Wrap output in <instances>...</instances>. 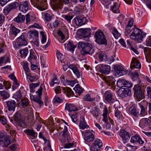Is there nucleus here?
<instances>
[{
  "instance_id": "1",
  "label": "nucleus",
  "mask_w": 151,
  "mask_h": 151,
  "mask_svg": "<svg viewBox=\"0 0 151 151\" xmlns=\"http://www.w3.org/2000/svg\"><path fill=\"white\" fill-rule=\"evenodd\" d=\"M131 32L130 28L127 27H126L125 34L127 36L139 42H140L143 40L144 37H145L146 35L141 29L136 27L134 29L132 32L131 34Z\"/></svg>"
},
{
  "instance_id": "2",
  "label": "nucleus",
  "mask_w": 151,
  "mask_h": 151,
  "mask_svg": "<svg viewBox=\"0 0 151 151\" xmlns=\"http://www.w3.org/2000/svg\"><path fill=\"white\" fill-rule=\"evenodd\" d=\"M78 47L81 51L82 54L85 55L89 53L92 48V46L88 42H79L78 43Z\"/></svg>"
},
{
  "instance_id": "3",
  "label": "nucleus",
  "mask_w": 151,
  "mask_h": 151,
  "mask_svg": "<svg viewBox=\"0 0 151 151\" xmlns=\"http://www.w3.org/2000/svg\"><path fill=\"white\" fill-rule=\"evenodd\" d=\"M96 42L100 45H106L107 41L103 33L101 31H97L95 34Z\"/></svg>"
},
{
  "instance_id": "4",
  "label": "nucleus",
  "mask_w": 151,
  "mask_h": 151,
  "mask_svg": "<svg viewBox=\"0 0 151 151\" xmlns=\"http://www.w3.org/2000/svg\"><path fill=\"white\" fill-rule=\"evenodd\" d=\"M91 29L88 28H81L79 29L78 35L80 38H84L86 41H88L91 35Z\"/></svg>"
},
{
  "instance_id": "5",
  "label": "nucleus",
  "mask_w": 151,
  "mask_h": 151,
  "mask_svg": "<svg viewBox=\"0 0 151 151\" xmlns=\"http://www.w3.org/2000/svg\"><path fill=\"white\" fill-rule=\"evenodd\" d=\"M11 143L8 137H4V133L0 131V145L3 147H6Z\"/></svg>"
},
{
  "instance_id": "6",
  "label": "nucleus",
  "mask_w": 151,
  "mask_h": 151,
  "mask_svg": "<svg viewBox=\"0 0 151 151\" xmlns=\"http://www.w3.org/2000/svg\"><path fill=\"white\" fill-rule=\"evenodd\" d=\"M27 42L23 35H22L17 38L15 43V47L18 48L23 46H25Z\"/></svg>"
},
{
  "instance_id": "7",
  "label": "nucleus",
  "mask_w": 151,
  "mask_h": 151,
  "mask_svg": "<svg viewBox=\"0 0 151 151\" xmlns=\"http://www.w3.org/2000/svg\"><path fill=\"white\" fill-rule=\"evenodd\" d=\"M133 90L134 94L139 99H142L144 97V91L141 89L140 86L139 85H135L134 88Z\"/></svg>"
},
{
  "instance_id": "8",
  "label": "nucleus",
  "mask_w": 151,
  "mask_h": 151,
  "mask_svg": "<svg viewBox=\"0 0 151 151\" xmlns=\"http://www.w3.org/2000/svg\"><path fill=\"white\" fill-rule=\"evenodd\" d=\"M18 6V3L16 2L11 3L6 6L3 10V12L5 15H7L13 9H16Z\"/></svg>"
},
{
  "instance_id": "9",
  "label": "nucleus",
  "mask_w": 151,
  "mask_h": 151,
  "mask_svg": "<svg viewBox=\"0 0 151 151\" xmlns=\"http://www.w3.org/2000/svg\"><path fill=\"white\" fill-rule=\"evenodd\" d=\"M96 68L99 69L101 72L105 74H109L110 71V66L108 65L99 64L96 66Z\"/></svg>"
},
{
  "instance_id": "10",
  "label": "nucleus",
  "mask_w": 151,
  "mask_h": 151,
  "mask_svg": "<svg viewBox=\"0 0 151 151\" xmlns=\"http://www.w3.org/2000/svg\"><path fill=\"white\" fill-rule=\"evenodd\" d=\"M125 75L129 76H143L144 75L140 72V71H135L133 73L131 71L128 70L127 71L125 69L123 68L119 75V76H123Z\"/></svg>"
},
{
  "instance_id": "11",
  "label": "nucleus",
  "mask_w": 151,
  "mask_h": 151,
  "mask_svg": "<svg viewBox=\"0 0 151 151\" xmlns=\"http://www.w3.org/2000/svg\"><path fill=\"white\" fill-rule=\"evenodd\" d=\"M113 94L109 91H106L104 95V100L109 103H112L114 101V99L113 98Z\"/></svg>"
},
{
  "instance_id": "12",
  "label": "nucleus",
  "mask_w": 151,
  "mask_h": 151,
  "mask_svg": "<svg viewBox=\"0 0 151 151\" xmlns=\"http://www.w3.org/2000/svg\"><path fill=\"white\" fill-rule=\"evenodd\" d=\"M84 138L85 141L87 142H92L94 139L93 133L89 130L86 131L85 132Z\"/></svg>"
},
{
  "instance_id": "13",
  "label": "nucleus",
  "mask_w": 151,
  "mask_h": 151,
  "mask_svg": "<svg viewBox=\"0 0 151 151\" xmlns=\"http://www.w3.org/2000/svg\"><path fill=\"white\" fill-rule=\"evenodd\" d=\"M109 85H113L115 83V80L112 76H100Z\"/></svg>"
},
{
  "instance_id": "14",
  "label": "nucleus",
  "mask_w": 151,
  "mask_h": 151,
  "mask_svg": "<svg viewBox=\"0 0 151 151\" xmlns=\"http://www.w3.org/2000/svg\"><path fill=\"white\" fill-rule=\"evenodd\" d=\"M120 135L124 143L127 142L130 138V135L129 133L123 129L121 131Z\"/></svg>"
},
{
  "instance_id": "15",
  "label": "nucleus",
  "mask_w": 151,
  "mask_h": 151,
  "mask_svg": "<svg viewBox=\"0 0 151 151\" xmlns=\"http://www.w3.org/2000/svg\"><path fill=\"white\" fill-rule=\"evenodd\" d=\"M28 9V3L27 1H25L21 2L19 5V9L20 11L22 12H26Z\"/></svg>"
},
{
  "instance_id": "16",
  "label": "nucleus",
  "mask_w": 151,
  "mask_h": 151,
  "mask_svg": "<svg viewBox=\"0 0 151 151\" xmlns=\"http://www.w3.org/2000/svg\"><path fill=\"white\" fill-rule=\"evenodd\" d=\"M130 141L132 143H136L138 142L140 145L143 144L145 143L144 141L138 135H136L131 137Z\"/></svg>"
},
{
  "instance_id": "17",
  "label": "nucleus",
  "mask_w": 151,
  "mask_h": 151,
  "mask_svg": "<svg viewBox=\"0 0 151 151\" xmlns=\"http://www.w3.org/2000/svg\"><path fill=\"white\" fill-rule=\"evenodd\" d=\"M6 104L9 111H14L16 105L15 101L14 100L8 101L6 102Z\"/></svg>"
},
{
  "instance_id": "18",
  "label": "nucleus",
  "mask_w": 151,
  "mask_h": 151,
  "mask_svg": "<svg viewBox=\"0 0 151 151\" xmlns=\"http://www.w3.org/2000/svg\"><path fill=\"white\" fill-rule=\"evenodd\" d=\"M74 19L76 25L79 26L84 24L86 21L85 17H76Z\"/></svg>"
},
{
  "instance_id": "19",
  "label": "nucleus",
  "mask_w": 151,
  "mask_h": 151,
  "mask_svg": "<svg viewBox=\"0 0 151 151\" xmlns=\"http://www.w3.org/2000/svg\"><path fill=\"white\" fill-rule=\"evenodd\" d=\"M65 109L70 112L78 110V109L74 104L68 103L65 104Z\"/></svg>"
},
{
  "instance_id": "20",
  "label": "nucleus",
  "mask_w": 151,
  "mask_h": 151,
  "mask_svg": "<svg viewBox=\"0 0 151 151\" xmlns=\"http://www.w3.org/2000/svg\"><path fill=\"white\" fill-rule=\"evenodd\" d=\"M79 126L80 129H82L88 128V126L86 123L84 117L83 116H81Z\"/></svg>"
},
{
  "instance_id": "21",
  "label": "nucleus",
  "mask_w": 151,
  "mask_h": 151,
  "mask_svg": "<svg viewBox=\"0 0 151 151\" xmlns=\"http://www.w3.org/2000/svg\"><path fill=\"white\" fill-rule=\"evenodd\" d=\"M41 97L40 98L36 95H32L30 96V99L32 101L37 103L40 106L43 105V103L41 100Z\"/></svg>"
},
{
  "instance_id": "22",
  "label": "nucleus",
  "mask_w": 151,
  "mask_h": 151,
  "mask_svg": "<svg viewBox=\"0 0 151 151\" xmlns=\"http://www.w3.org/2000/svg\"><path fill=\"white\" fill-rule=\"evenodd\" d=\"M130 113L136 117L139 116V109H137L134 106H132L129 109Z\"/></svg>"
},
{
  "instance_id": "23",
  "label": "nucleus",
  "mask_w": 151,
  "mask_h": 151,
  "mask_svg": "<svg viewBox=\"0 0 151 151\" xmlns=\"http://www.w3.org/2000/svg\"><path fill=\"white\" fill-rule=\"evenodd\" d=\"M68 128L66 126L64 125H60L57 127V130L62 131L63 133L62 136L65 137L67 134Z\"/></svg>"
},
{
  "instance_id": "24",
  "label": "nucleus",
  "mask_w": 151,
  "mask_h": 151,
  "mask_svg": "<svg viewBox=\"0 0 151 151\" xmlns=\"http://www.w3.org/2000/svg\"><path fill=\"white\" fill-rule=\"evenodd\" d=\"M25 18V16L22 15L20 13L18 16L14 19V20L17 23H21L24 22Z\"/></svg>"
},
{
  "instance_id": "25",
  "label": "nucleus",
  "mask_w": 151,
  "mask_h": 151,
  "mask_svg": "<svg viewBox=\"0 0 151 151\" xmlns=\"http://www.w3.org/2000/svg\"><path fill=\"white\" fill-rule=\"evenodd\" d=\"M38 33L37 31L34 30L30 31L27 33V36L29 38L35 37V39L38 38Z\"/></svg>"
},
{
  "instance_id": "26",
  "label": "nucleus",
  "mask_w": 151,
  "mask_h": 151,
  "mask_svg": "<svg viewBox=\"0 0 151 151\" xmlns=\"http://www.w3.org/2000/svg\"><path fill=\"white\" fill-rule=\"evenodd\" d=\"M29 101L27 98H24L22 99L19 104L21 108H25L29 105Z\"/></svg>"
},
{
  "instance_id": "27",
  "label": "nucleus",
  "mask_w": 151,
  "mask_h": 151,
  "mask_svg": "<svg viewBox=\"0 0 151 151\" xmlns=\"http://www.w3.org/2000/svg\"><path fill=\"white\" fill-rule=\"evenodd\" d=\"M131 93V91L128 88L124 89L120 94V96L121 98H124L125 97L129 96Z\"/></svg>"
},
{
  "instance_id": "28",
  "label": "nucleus",
  "mask_w": 151,
  "mask_h": 151,
  "mask_svg": "<svg viewBox=\"0 0 151 151\" xmlns=\"http://www.w3.org/2000/svg\"><path fill=\"white\" fill-rule=\"evenodd\" d=\"M64 45L65 48L66 47V46L67 49L72 52H73L74 51V49L76 47V46L73 45L70 42H69L67 44H64Z\"/></svg>"
},
{
  "instance_id": "29",
  "label": "nucleus",
  "mask_w": 151,
  "mask_h": 151,
  "mask_svg": "<svg viewBox=\"0 0 151 151\" xmlns=\"http://www.w3.org/2000/svg\"><path fill=\"white\" fill-rule=\"evenodd\" d=\"M103 121L105 122L106 124V129H109L111 127V124L112 125L114 124L113 121L110 117H109L108 119H107L105 121Z\"/></svg>"
},
{
  "instance_id": "30",
  "label": "nucleus",
  "mask_w": 151,
  "mask_h": 151,
  "mask_svg": "<svg viewBox=\"0 0 151 151\" xmlns=\"http://www.w3.org/2000/svg\"><path fill=\"white\" fill-rule=\"evenodd\" d=\"M114 73L115 75H119L123 68L119 65H114Z\"/></svg>"
},
{
  "instance_id": "31",
  "label": "nucleus",
  "mask_w": 151,
  "mask_h": 151,
  "mask_svg": "<svg viewBox=\"0 0 151 151\" xmlns=\"http://www.w3.org/2000/svg\"><path fill=\"white\" fill-rule=\"evenodd\" d=\"M133 64V65L134 68H139L141 67V65L140 63L135 58L133 59L132 60L131 65H132Z\"/></svg>"
},
{
  "instance_id": "32",
  "label": "nucleus",
  "mask_w": 151,
  "mask_h": 151,
  "mask_svg": "<svg viewBox=\"0 0 151 151\" xmlns=\"http://www.w3.org/2000/svg\"><path fill=\"white\" fill-rule=\"evenodd\" d=\"M63 91L67 96L70 97L73 93V91L72 89L69 87H65L63 88Z\"/></svg>"
},
{
  "instance_id": "33",
  "label": "nucleus",
  "mask_w": 151,
  "mask_h": 151,
  "mask_svg": "<svg viewBox=\"0 0 151 151\" xmlns=\"http://www.w3.org/2000/svg\"><path fill=\"white\" fill-rule=\"evenodd\" d=\"M40 4L39 5H38L37 7H36V8L42 11L46 9L47 7L46 1Z\"/></svg>"
},
{
  "instance_id": "34",
  "label": "nucleus",
  "mask_w": 151,
  "mask_h": 151,
  "mask_svg": "<svg viewBox=\"0 0 151 151\" xmlns=\"http://www.w3.org/2000/svg\"><path fill=\"white\" fill-rule=\"evenodd\" d=\"M35 53H34L32 50L30 51V55L28 58V60L30 62L31 64L33 63L35 60Z\"/></svg>"
},
{
  "instance_id": "35",
  "label": "nucleus",
  "mask_w": 151,
  "mask_h": 151,
  "mask_svg": "<svg viewBox=\"0 0 151 151\" xmlns=\"http://www.w3.org/2000/svg\"><path fill=\"white\" fill-rule=\"evenodd\" d=\"M98 56L100 61H105L107 55L104 52H102L98 53Z\"/></svg>"
},
{
  "instance_id": "36",
  "label": "nucleus",
  "mask_w": 151,
  "mask_h": 151,
  "mask_svg": "<svg viewBox=\"0 0 151 151\" xmlns=\"http://www.w3.org/2000/svg\"><path fill=\"white\" fill-rule=\"evenodd\" d=\"M144 52L147 55L148 58L151 62V48L146 47L144 49Z\"/></svg>"
},
{
  "instance_id": "37",
  "label": "nucleus",
  "mask_w": 151,
  "mask_h": 151,
  "mask_svg": "<svg viewBox=\"0 0 151 151\" xmlns=\"http://www.w3.org/2000/svg\"><path fill=\"white\" fill-rule=\"evenodd\" d=\"M139 106L140 109V112L139 113V116H144L147 115V112L144 107L141 104L139 105Z\"/></svg>"
},
{
  "instance_id": "38",
  "label": "nucleus",
  "mask_w": 151,
  "mask_h": 151,
  "mask_svg": "<svg viewBox=\"0 0 151 151\" xmlns=\"http://www.w3.org/2000/svg\"><path fill=\"white\" fill-rule=\"evenodd\" d=\"M22 96L21 91L19 90L14 95L13 97L19 101L21 99Z\"/></svg>"
},
{
  "instance_id": "39",
  "label": "nucleus",
  "mask_w": 151,
  "mask_h": 151,
  "mask_svg": "<svg viewBox=\"0 0 151 151\" xmlns=\"http://www.w3.org/2000/svg\"><path fill=\"white\" fill-rule=\"evenodd\" d=\"M29 51L27 49L24 48L23 49L20 50L19 53L22 57L25 58L28 54Z\"/></svg>"
},
{
  "instance_id": "40",
  "label": "nucleus",
  "mask_w": 151,
  "mask_h": 151,
  "mask_svg": "<svg viewBox=\"0 0 151 151\" xmlns=\"http://www.w3.org/2000/svg\"><path fill=\"white\" fill-rule=\"evenodd\" d=\"M117 3H114V4L111 6V9L114 13H118L119 12V10L117 6Z\"/></svg>"
},
{
  "instance_id": "41",
  "label": "nucleus",
  "mask_w": 151,
  "mask_h": 151,
  "mask_svg": "<svg viewBox=\"0 0 151 151\" xmlns=\"http://www.w3.org/2000/svg\"><path fill=\"white\" fill-rule=\"evenodd\" d=\"M75 91L79 94L82 93L84 90V89L80 86L79 84H77L75 87L73 88Z\"/></svg>"
},
{
  "instance_id": "42",
  "label": "nucleus",
  "mask_w": 151,
  "mask_h": 151,
  "mask_svg": "<svg viewBox=\"0 0 151 151\" xmlns=\"http://www.w3.org/2000/svg\"><path fill=\"white\" fill-rule=\"evenodd\" d=\"M20 32V30L16 28L14 26H13L12 27V31L11 32V34L12 35H14L15 36L17 35L18 33H19Z\"/></svg>"
},
{
  "instance_id": "43",
  "label": "nucleus",
  "mask_w": 151,
  "mask_h": 151,
  "mask_svg": "<svg viewBox=\"0 0 151 151\" xmlns=\"http://www.w3.org/2000/svg\"><path fill=\"white\" fill-rule=\"evenodd\" d=\"M126 80L123 79H119L117 82V85L119 87H124Z\"/></svg>"
},
{
  "instance_id": "44",
  "label": "nucleus",
  "mask_w": 151,
  "mask_h": 151,
  "mask_svg": "<svg viewBox=\"0 0 151 151\" xmlns=\"http://www.w3.org/2000/svg\"><path fill=\"white\" fill-rule=\"evenodd\" d=\"M93 144L100 149L103 146V143L101 140L99 139H95Z\"/></svg>"
},
{
  "instance_id": "45",
  "label": "nucleus",
  "mask_w": 151,
  "mask_h": 151,
  "mask_svg": "<svg viewBox=\"0 0 151 151\" xmlns=\"http://www.w3.org/2000/svg\"><path fill=\"white\" fill-rule=\"evenodd\" d=\"M33 5L35 7H37L38 5L40 3L44 2L46 0H31Z\"/></svg>"
},
{
  "instance_id": "46",
  "label": "nucleus",
  "mask_w": 151,
  "mask_h": 151,
  "mask_svg": "<svg viewBox=\"0 0 151 151\" xmlns=\"http://www.w3.org/2000/svg\"><path fill=\"white\" fill-rule=\"evenodd\" d=\"M40 83H32L30 85V92H34L35 91L34 90V89L39 86Z\"/></svg>"
},
{
  "instance_id": "47",
  "label": "nucleus",
  "mask_w": 151,
  "mask_h": 151,
  "mask_svg": "<svg viewBox=\"0 0 151 151\" xmlns=\"http://www.w3.org/2000/svg\"><path fill=\"white\" fill-rule=\"evenodd\" d=\"M0 95L4 99H6L9 96L8 93L5 91H0Z\"/></svg>"
},
{
  "instance_id": "48",
  "label": "nucleus",
  "mask_w": 151,
  "mask_h": 151,
  "mask_svg": "<svg viewBox=\"0 0 151 151\" xmlns=\"http://www.w3.org/2000/svg\"><path fill=\"white\" fill-rule=\"evenodd\" d=\"M59 83V81L57 79L56 76H55L54 78H52L51 81L50 83V86L53 87L55 84H57Z\"/></svg>"
},
{
  "instance_id": "49",
  "label": "nucleus",
  "mask_w": 151,
  "mask_h": 151,
  "mask_svg": "<svg viewBox=\"0 0 151 151\" xmlns=\"http://www.w3.org/2000/svg\"><path fill=\"white\" fill-rule=\"evenodd\" d=\"M59 83V81L57 79L56 76H55L54 78H52L51 81L50 83V86L53 87L55 84H57Z\"/></svg>"
},
{
  "instance_id": "50",
  "label": "nucleus",
  "mask_w": 151,
  "mask_h": 151,
  "mask_svg": "<svg viewBox=\"0 0 151 151\" xmlns=\"http://www.w3.org/2000/svg\"><path fill=\"white\" fill-rule=\"evenodd\" d=\"M59 83V81L57 79L56 76H55L54 78H52L51 81L50 83V86L53 87L55 84H57Z\"/></svg>"
},
{
  "instance_id": "51",
  "label": "nucleus",
  "mask_w": 151,
  "mask_h": 151,
  "mask_svg": "<svg viewBox=\"0 0 151 151\" xmlns=\"http://www.w3.org/2000/svg\"><path fill=\"white\" fill-rule=\"evenodd\" d=\"M95 98L91 97L89 94H87L84 97V100L89 101H92L95 100Z\"/></svg>"
},
{
  "instance_id": "52",
  "label": "nucleus",
  "mask_w": 151,
  "mask_h": 151,
  "mask_svg": "<svg viewBox=\"0 0 151 151\" xmlns=\"http://www.w3.org/2000/svg\"><path fill=\"white\" fill-rule=\"evenodd\" d=\"M64 3L63 1L61 0H60L58 2H57L56 3L54 4V6L56 9L60 8V6L63 5Z\"/></svg>"
},
{
  "instance_id": "53",
  "label": "nucleus",
  "mask_w": 151,
  "mask_h": 151,
  "mask_svg": "<svg viewBox=\"0 0 151 151\" xmlns=\"http://www.w3.org/2000/svg\"><path fill=\"white\" fill-rule=\"evenodd\" d=\"M63 17L67 21L68 23H70L71 20L73 18V16H70L69 15H63Z\"/></svg>"
},
{
  "instance_id": "54",
  "label": "nucleus",
  "mask_w": 151,
  "mask_h": 151,
  "mask_svg": "<svg viewBox=\"0 0 151 151\" xmlns=\"http://www.w3.org/2000/svg\"><path fill=\"white\" fill-rule=\"evenodd\" d=\"M113 34L114 37L116 39L118 38L121 36V34L119 33L115 28H114L112 30Z\"/></svg>"
},
{
  "instance_id": "55",
  "label": "nucleus",
  "mask_w": 151,
  "mask_h": 151,
  "mask_svg": "<svg viewBox=\"0 0 151 151\" xmlns=\"http://www.w3.org/2000/svg\"><path fill=\"white\" fill-rule=\"evenodd\" d=\"M23 67L26 72V75L27 76H28V75H29V73L27 74V73H29V70L28 67V63L26 62L24 63L23 65Z\"/></svg>"
},
{
  "instance_id": "56",
  "label": "nucleus",
  "mask_w": 151,
  "mask_h": 151,
  "mask_svg": "<svg viewBox=\"0 0 151 151\" xmlns=\"http://www.w3.org/2000/svg\"><path fill=\"white\" fill-rule=\"evenodd\" d=\"M108 113V109L106 107H105L103 111V119H102L103 121H105L107 119H108L107 117V114Z\"/></svg>"
},
{
  "instance_id": "57",
  "label": "nucleus",
  "mask_w": 151,
  "mask_h": 151,
  "mask_svg": "<svg viewBox=\"0 0 151 151\" xmlns=\"http://www.w3.org/2000/svg\"><path fill=\"white\" fill-rule=\"evenodd\" d=\"M27 132L28 134L33 136L35 138L36 137L37 135V134L33 130L28 129L27 130Z\"/></svg>"
},
{
  "instance_id": "58",
  "label": "nucleus",
  "mask_w": 151,
  "mask_h": 151,
  "mask_svg": "<svg viewBox=\"0 0 151 151\" xmlns=\"http://www.w3.org/2000/svg\"><path fill=\"white\" fill-rule=\"evenodd\" d=\"M100 150V148L93 143L91 145L90 147V151H99Z\"/></svg>"
},
{
  "instance_id": "59",
  "label": "nucleus",
  "mask_w": 151,
  "mask_h": 151,
  "mask_svg": "<svg viewBox=\"0 0 151 151\" xmlns=\"http://www.w3.org/2000/svg\"><path fill=\"white\" fill-rule=\"evenodd\" d=\"M38 76H27V79L29 80L30 82H34L37 80Z\"/></svg>"
},
{
  "instance_id": "60",
  "label": "nucleus",
  "mask_w": 151,
  "mask_h": 151,
  "mask_svg": "<svg viewBox=\"0 0 151 151\" xmlns=\"http://www.w3.org/2000/svg\"><path fill=\"white\" fill-rule=\"evenodd\" d=\"M71 117L73 122L77 124L76 122H77L78 118V115L76 114L74 115H72Z\"/></svg>"
},
{
  "instance_id": "61",
  "label": "nucleus",
  "mask_w": 151,
  "mask_h": 151,
  "mask_svg": "<svg viewBox=\"0 0 151 151\" xmlns=\"http://www.w3.org/2000/svg\"><path fill=\"white\" fill-rule=\"evenodd\" d=\"M9 77L10 79L13 81V83L14 84L17 85V86H19V84L18 83L17 80L15 76H9Z\"/></svg>"
},
{
  "instance_id": "62",
  "label": "nucleus",
  "mask_w": 151,
  "mask_h": 151,
  "mask_svg": "<svg viewBox=\"0 0 151 151\" xmlns=\"http://www.w3.org/2000/svg\"><path fill=\"white\" fill-rule=\"evenodd\" d=\"M9 77L10 79L13 81V83L14 84L17 85V86H19V84L18 83L17 80L15 76H9Z\"/></svg>"
},
{
  "instance_id": "63",
  "label": "nucleus",
  "mask_w": 151,
  "mask_h": 151,
  "mask_svg": "<svg viewBox=\"0 0 151 151\" xmlns=\"http://www.w3.org/2000/svg\"><path fill=\"white\" fill-rule=\"evenodd\" d=\"M14 116L15 120L17 122H18L21 120L20 115L19 113H16Z\"/></svg>"
},
{
  "instance_id": "64",
  "label": "nucleus",
  "mask_w": 151,
  "mask_h": 151,
  "mask_svg": "<svg viewBox=\"0 0 151 151\" xmlns=\"http://www.w3.org/2000/svg\"><path fill=\"white\" fill-rule=\"evenodd\" d=\"M93 116L95 118H97L99 114V110L95 109L92 111H91Z\"/></svg>"
}]
</instances>
